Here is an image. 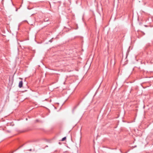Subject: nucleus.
I'll return each mask as SVG.
<instances>
[{
    "instance_id": "7ed1b4c3",
    "label": "nucleus",
    "mask_w": 153,
    "mask_h": 153,
    "mask_svg": "<svg viewBox=\"0 0 153 153\" xmlns=\"http://www.w3.org/2000/svg\"><path fill=\"white\" fill-rule=\"evenodd\" d=\"M66 137H64L62 139V140H61V141H64V140H66Z\"/></svg>"
},
{
    "instance_id": "f03ea898",
    "label": "nucleus",
    "mask_w": 153,
    "mask_h": 153,
    "mask_svg": "<svg viewBox=\"0 0 153 153\" xmlns=\"http://www.w3.org/2000/svg\"><path fill=\"white\" fill-rule=\"evenodd\" d=\"M49 20V19L48 18H46L44 19V21L45 22H48V21Z\"/></svg>"
},
{
    "instance_id": "f257e3e1",
    "label": "nucleus",
    "mask_w": 153,
    "mask_h": 153,
    "mask_svg": "<svg viewBox=\"0 0 153 153\" xmlns=\"http://www.w3.org/2000/svg\"><path fill=\"white\" fill-rule=\"evenodd\" d=\"M23 82L21 81L19 82V88H21L22 87Z\"/></svg>"
},
{
    "instance_id": "20e7f679",
    "label": "nucleus",
    "mask_w": 153,
    "mask_h": 153,
    "mask_svg": "<svg viewBox=\"0 0 153 153\" xmlns=\"http://www.w3.org/2000/svg\"><path fill=\"white\" fill-rule=\"evenodd\" d=\"M46 147H48V146H46Z\"/></svg>"
}]
</instances>
